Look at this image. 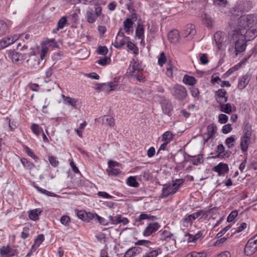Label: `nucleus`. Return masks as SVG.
<instances>
[{"label":"nucleus","mask_w":257,"mask_h":257,"mask_svg":"<svg viewBox=\"0 0 257 257\" xmlns=\"http://www.w3.org/2000/svg\"><path fill=\"white\" fill-rule=\"evenodd\" d=\"M216 100L220 104L224 103L228 100L227 92L224 89H219L215 92Z\"/></svg>","instance_id":"f3484780"},{"label":"nucleus","mask_w":257,"mask_h":257,"mask_svg":"<svg viewBox=\"0 0 257 257\" xmlns=\"http://www.w3.org/2000/svg\"><path fill=\"white\" fill-rule=\"evenodd\" d=\"M35 187L37 190V191L38 192H39L40 193H41L42 194H45L48 196L54 197V196H56V194L55 193L49 192L44 189L41 188L38 186H35Z\"/></svg>","instance_id":"6e6d98bb"},{"label":"nucleus","mask_w":257,"mask_h":257,"mask_svg":"<svg viewBox=\"0 0 257 257\" xmlns=\"http://www.w3.org/2000/svg\"><path fill=\"white\" fill-rule=\"evenodd\" d=\"M252 130L251 126H245L242 132V135L240 139L239 147L242 153L247 151L248 147L251 143Z\"/></svg>","instance_id":"423d86ee"},{"label":"nucleus","mask_w":257,"mask_h":257,"mask_svg":"<svg viewBox=\"0 0 257 257\" xmlns=\"http://www.w3.org/2000/svg\"><path fill=\"white\" fill-rule=\"evenodd\" d=\"M212 171L217 173L218 176H224L229 171V167L227 164L220 162L212 168Z\"/></svg>","instance_id":"2eb2a0df"},{"label":"nucleus","mask_w":257,"mask_h":257,"mask_svg":"<svg viewBox=\"0 0 257 257\" xmlns=\"http://www.w3.org/2000/svg\"><path fill=\"white\" fill-rule=\"evenodd\" d=\"M54 69L52 66L50 67L45 72V76L44 77V81L46 83L51 81V77L53 73Z\"/></svg>","instance_id":"09e8293b"},{"label":"nucleus","mask_w":257,"mask_h":257,"mask_svg":"<svg viewBox=\"0 0 257 257\" xmlns=\"http://www.w3.org/2000/svg\"><path fill=\"white\" fill-rule=\"evenodd\" d=\"M42 211L43 210L40 208L30 210L29 213V219L33 221L38 220Z\"/></svg>","instance_id":"bb28decb"},{"label":"nucleus","mask_w":257,"mask_h":257,"mask_svg":"<svg viewBox=\"0 0 257 257\" xmlns=\"http://www.w3.org/2000/svg\"><path fill=\"white\" fill-rule=\"evenodd\" d=\"M126 184L127 186L132 187H138L139 185V183L137 182L136 177L130 176L126 180Z\"/></svg>","instance_id":"58836bf2"},{"label":"nucleus","mask_w":257,"mask_h":257,"mask_svg":"<svg viewBox=\"0 0 257 257\" xmlns=\"http://www.w3.org/2000/svg\"><path fill=\"white\" fill-rule=\"evenodd\" d=\"M61 97L63 99V102L64 104L71 106L73 107H76L78 99L71 98L69 96H66L64 94H62Z\"/></svg>","instance_id":"c756f323"},{"label":"nucleus","mask_w":257,"mask_h":257,"mask_svg":"<svg viewBox=\"0 0 257 257\" xmlns=\"http://www.w3.org/2000/svg\"><path fill=\"white\" fill-rule=\"evenodd\" d=\"M196 30L194 25L189 24L185 26L183 30L182 35L184 37H189L191 38L195 34Z\"/></svg>","instance_id":"412c9836"},{"label":"nucleus","mask_w":257,"mask_h":257,"mask_svg":"<svg viewBox=\"0 0 257 257\" xmlns=\"http://www.w3.org/2000/svg\"><path fill=\"white\" fill-rule=\"evenodd\" d=\"M0 44L2 45L3 49H4L12 44V42H10V38L7 37L3 38L1 41H0Z\"/></svg>","instance_id":"e2e57ef3"},{"label":"nucleus","mask_w":257,"mask_h":257,"mask_svg":"<svg viewBox=\"0 0 257 257\" xmlns=\"http://www.w3.org/2000/svg\"><path fill=\"white\" fill-rule=\"evenodd\" d=\"M112 90V82L104 83L102 84V91L108 93Z\"/></svg>","instance_id":"3c124183"},{"label":"nucleus","mask_w":257,"mask_h":257,"mask_svg":"<svg viewBox=\"0 0 257 257\" xmlns=\"http://www.w3.org/2000/svg\"><path fill=\"white\" fill-rule=\"evenodd\" d=\"M220 110L227 114H230L233 110H235V107L230 103L220 104Z\"/></svg>","instance_id":"7c9ffc66"},{"label":"nucleus","mask_w":257,"mask_h":257,"mask_svg":"<svg viewBox=\"0 0 257 257\" xmlns=\"http://www.w3.org/2000/svg\"><path fill=\"white\" fill-rule=\"evenodd\" d=\"M225 151V148L222 144H219L217 146L216 152L217 154V156L218 157H224L225 154L224 153Z\"/></svg>","instance_id":"8fccbe9b"},{"label":"nucleus","mask_w":257,"mask_h":257,"mask_svg":"<svg viewBox=\"0 0 257 257\" xmlns=\"http://www.w3.org/2000/svg\"><path fill=\"white\" fill-rule=\"evenodd\" d=\"M256 21V16L253 14L244 15L241 16L238 21L237 30L239 33H244L245 31L253 25Z\"/></svg>","instance_id":"39448f33"},{"label":"nucleus","mask_w":257,"mask_h":257,"mask_svg":"<svg viewBox=\"0 0 257 257\" xmlns=\"http://www.w3.org/2000/svg\"><path fill=\"white\" fill-rule=\"evenodd\" d=\"M110 62V59L106 57L101 58L96 61V63L101 66H104Z\"/></svg>","instance_id":"338daca9"},{"label":"nucleus","mask_w":257,"mask_h":257,"mask_svg":"<svg viewBox=\"0 0 257 257\" xmlns=\"http://www.w3.org/2000/svg\"><path fill=\"white\" fill-rule=\"evenodd\" d=\"M42 44H45L47 47L54 48L57 46V43L55 39H46L43 42Z\"/></svg>","instance_id":"49530a36"},{"label":"nucleus","mask_w":257,"mask_h":257,"mask_svg":"<svg viewBox=\"0 0 257 257\" xmlns=\"http://www.w3.org/2000/svg\"><path fill=\"white\" fill-rule=\"evenodd\" d=\"M31 129L32 132L37 136H39L43 132L42 128L36 123H33L31 126Z\"/></svg>","instance_id":"a18cd8bd"},{"label":"nucleus","mask_w":257,"mask_h":257,"mask_svg":"<svg viewBox=\"0 0 257 257\" xmlns=\"http://www.w3.org/2000/svg\"><path fill=\"white\" fill-rule=\"evenodd\" d=\"M183 183V180L179 179L172 181L171 183L164 184L160 197L162 198H167L174 195L178 191Z\"/></svg>","instance_id":"20e7f679"},{"label":"nucleus","mask_w":257,"mask_h":257,"mask_svg":"<svg viewBox=\"0 0 257 257\" xmlns=\"http://www.w3.org/2000/svg\"><path fill=\"white\" fill-rule=\"evenodd\" d=\"M79 2L85 5H105V2L102 0H79Z\"/></svg>","instance_id":"4c0bfd02"},{"label":"nucleus","mask_w":257,"mask_h":257,"mask_svg":"<svg viewBox=\"0 0 257 257\" xmlns=\"http://www.w3.org/2000/svg\"><path fill=\"white\" fill-rule=\"evenodd\" d=\"M188 161L194 165H198L204 161L202 155L199 154L195 156H188Z\"/></svg>","instance_id":"cd10ccee"},{"label":"nucleus","mask_w":257,"mask_h":257,"mask_svg":"<svg viewBox=\"0 0 257 257\" xmlns=\"http://www.w3.org/2000/svg\"><path fill=\"white\" fill-rule=\"evenodd\" d=\"M172 95L177 99L183 100L187 95L186 88L180 84H175L171 88Z\"/></svg>","instance_id":"0eeeda50"},{"label":"nucleus","mask_w":257,"mask_h":257,"mask_svg":"<svg viewBox=\"0 0 257 257\" xmlns=\"http://www.w3.org/2000/svg\"><path fill=\"white\" fill-rule=\"evenodd\" d=\"M135 244L136 245L144 246L148 248H150L151 245L154 244V243L149 240L141 239L136 241Z\"/></svg>","instance_id":"ea45409f"},{"label":"nucleus","mask_w":257,"mask_h":257,"mask_svg":"<svg viewBox=\"0 0 257 257\" xmlns=\"http://www.w3.org/2000/svg\"><path fill=\"white\" fill-rule=\"evenodd\" d=\"M0 254L3 256L13 257L15 255V253L9 245L3 246L0 248Z\"/></svg>","instance_id":"b1692460"},{"label":"nucleus","mask_w":257,"mask_h":257,"mask_svg":"<svg viewBox=\"0 0 257 257\" xmlns=\"http://www.w3.org/2000/svg\"><path fill=\"white\" fill-rule=\"evenodd\" d=\"M144 67L141 62L137 59H133L130 63L127 69L126 75L131 77L136 78L139 82L145 81V78L142 76Z\"/></svg>","instance_id":"f03ea898"},{"label":"nucleus","mask_w":257,"mask_h":257,"mask_svg":"<svg viewBox=\"0 0 257 257\" xmlns=\"http://www.w3.org/2000/svg\"><path fill=\"white\" fill-rule=\"evenodd\" d=\"M11 58L15 63H21L24 60V55L18 52H13L11 54Z\"/></svg>","instance_id":"2f4dec72"},{"label":"nucleus","mask_w":257,"mask_h":257,"mask_svg":"<svg viewBox=\"0 0 257 257\" xmlns=\"http://www.w3.org/2000/svg\"><path fill=\"white\" fill-rule=\"evenodd\" d=\"M251 55V54L248 55L247 56L245 57L242 60H241L239 63L229 69L226 72L225 74L227 76H229L231 74L237 71L242 66H244L246 64L248 60L250 58Z\"/></svg>","instance_id":"dca6fc26"},{"label":"nucleus","mask_w":257,"mask_h":257,"mask_svg":"<svg viewBox=\"0 0 257 257\" xmlns=\"http://www.w3.org/2000/svg\"><path fill=\"white\" fill-rule=\"evenodd\" d=\"M45 239L44 235L43 234L37 235L35 240V245L39 246Z\"/></svg>","instance_id":"0e129e2a"},{"label":"nucleus","mask_w":257,"mask_h":257,"mask_svg":"<svg viewBox=\"0 0 257 257\" xmlns=\"http://www.w3.org/2000/svg\"><path fill=\"white\" fill-rule=\"evenodd\" d=\"M179 33L177 30L171 31L168 34V39L172 44H177L179 42Z\"/></svg>","instance_id":"5701e85b"},{"label":"nucleus","mask_w":257,"mask_h":257,"mask_svg":"<svg viewBox=\"0 0 257 257\" xmlns=\"http://www.w3.org/2000/svg\"><path fill=\"white\" fill-rule=\"evenodd\" d=\"M257 250V234L250 238L244 247V253L250 255Z\"/></svg>","instance_id":"1a4fd4ad"},{"label":"nucleus","mask_w":257,"mask_h":257,"mask_svg":"<svg viewBox=\"0 0 257 257\" xmlns=\"http://www.w3.org/2000/svg\"><path fill=\"white\" fill-rule=\"evenodd\" d=\"M24 149L25 153L30 157L33 158L35 162H37L39 160V158L34 154L33 151L28 147L24 146Z\"/></svg>","instance_id":"de8ad7c7"},{"label":"nucleus","mask_w":257,"mask_h":257,"mask_svg":"<svg viewBox=\"0 0 257 257\" xmlns=\"http://www.w3.org/2000/svg\"><path fill=\"white\" fill-rule=\"evenodd\" d=\"M161 253V249L158 247L146 253L143 257H157Z\"/></svg>","instance_id":"79ce46f5"},{"label":"nucleus","mask_w":257,"mask_h":257,"mask_svg":"<svg viewBox=\"0 0 257 257\" xmlns=\"http://www.w3.org/2000/svg\"><path fill=\"white\" fill-rule=\"evenodd\" d=\"M201 17L203 23L206 26V27H211L213 26L214 21L211 16L204 13L202 15Z\"/></svg>","instance_id":"f704fd0d"},{"label":"nucleus","mask_w":257,"mask_h":257,"mask_svg":"<svg viewBox=\"0 0 257 257\" xmlns=\"http://www.w3.org/2000/svg\"><path fill=\"white\" fill-rule=\"evenodd\" d=\"M27 64L28 68L37 70L43 67L45 62H42L38 57L34 55L27 60Z\"/></svg>","instance_id":"6e6552de"},{"label":"nucleus","mask_w":257,"mask_h":257,"mask_svg":"<svg viewBox=\"0 0 257 257\" xmlns=\"http://www.w3.org/2000/svg\"><path fill=\"white\" fill-rule=\"evenodd\" d=\"M187 240L188 242H195L202 236V232L198 231L194 235L188 233L187 234Z\"/></svg>","instance_id":"e433bc0d"},{"label":"nucleus","mask_w":257,"mask_h":257,"mask_svg":"<svg viewBox=\"0 0 257 257\" xmlns=\"http://www.w3.org/2000/svg\"><path fill=\"white\" fill-rule=\"evenodd\" d=\"M215 43L218 50H224L225 49L224 42L226 40V34L221 31L216 32L214 35Z\"/></svg>","instance_id":"9b49d317"},{"label":"nucleus","mask_w":257,"mask_h":257,"mask_svg":"<svg viewBox=\"0 0 257 257\" xmlns=\"http://www.w3.org/2000/svg\"><path fill=\"white\" fill-rule=\"evenodd\" d=\"M212 209H210L207 211H204L202 210H198L197 212L192 214H186L180 220V225L183 229H187L191 227L193 222L197 218H202L204 217H206L208 214L211 211Z\"/></svg>","instance_id":"7ed1b4c3"},{"label":"nucleus","mask_w":257,"mask_h":257,"mask_svg":"<svg viewBox=\"0 0 257 257\" xmlns=\"http://www.w3.org/2000/svg\"><path fill=\"white\" fill-rule=\"evenodd\" d=\"M97 16L94 14L92 12L90 11H87L86 12V18L88 23H93L96 19Z\"/></svg>","instance_id":"5fc2aeb1"},{"label":"nucleus","mask_w":257,"mask_h":257,"mask_svg":"<svg viewBox=\"0 0 257 257\" xmlns=\"http://www.w3.org/2000/svg\"><path fill=\"white\" fill-rule=\"evenodd\" d=\"M4 127L8 132L13 131L17 127L16 122L14 121H11L9 117L6 118Z\"/></svg>","instance_id":"c85d7f7f"},{"label":"nucleus","mask_w":257,"mask_h":257,"mask_svg":"<svg viewBox=\"0 0 257 257\" xmlns=\"http://www.w3.org/2000/svg\"><path fill=\"white\" fill-rule=\"evenodd\" d=\"M108 52V49L106 46H99L97 50V53L101 55H105Z\"/></svg>","instance_id":"69168bd1"},{"label":"nucleus","mask_w":257,"mask_h":257,"mask_svg":"<svg viewBox=\"0 0 257 257\" xmlns=\"http://www.w3.org/2000/svg\"><path fill=\"white\" fill-rule=\"evenodd\" d=\"M173 134L170 131L165 132L162 135V140L163 142L170 143L173 138Z\"/></svg>","instance_id":"37998d69"},{"label":"nucleus","mask_w":257,"mask_h":257,"mask_svg":"<svg viewBox=\"0 0 257 257\" xmlns=\"http://www.w3.org/2000/svg\"><path fill=\"white\" fill-rule=\"evenodd\" d=\"M186 257H206V254L204 252L193 251L188 254Z\"/></svg>","instance_id":"13d9d810"},{"label":"nucleus","mask_w":257,"mask_h":257,"mask_svg":"<svg viewBox=\"0 0 257 257\" xmlns=\"http://www.w3.org/2000/svg\"><path fill=\"white\" fill-rule=\"evenodd\" d=\"M21 162L23 167L29 170H32L35 168V165L26 158L21 159Z\"/></svg>","instance_id":"c9c22d12"},{"label":"nucleus","mask_w":257,"mask_h":257,"mask_svg":"<svg viewBox=\"0 0 257 257\" xmlns=\"http://www.w3.org/2000/svg\"><path fill=\"white\" fill-rule=\"evenodd\" d=\"M251 77L249 75H244L238 78V88L240 89L244 88L250 80Z\"/></svg>","instance_id":"393cba45"},{"label":"nucleus","mask_w":257,"mask_h":257,"mask_svg":"<svg viewBox=\"0 0 257 257\" xmlns=\"http://www.w3.org/2000/svg\"><path fill=\"white\" fill-rule=\"evenodd\" d=\"M238 211L236 210L232 211L227 218V221L228 222H232L237 216Z\"/></svg>","instance_id":"052dcab7"},{"label":"nucleus","mask_w":257,"mask_h":257,"mask_svg":"<svg viewBox=\"0 0 257 257\" xmlns=\"http://www.w3.org/2000/svg\"><path fill=\"white\" fill-rule=\"evenodd\" d=\"M115 220L117 223H121L123 225H126L129 222L128 219L122 216L121 215H118L115 216Z\"/></svg>","instance_id":"603ef678"},{"label":"nucleus","mask_w":257,"mask_h":257,"mask_svg":"<svg viewBox=\"0 0 257 257\" xmlns=\"http://www.w3.org/2000/svg\"><path fill=\"white\" fill-rule=\"evenodd\" d=\"M121 165L119 163L113 161V175H116L119 174L121 172Z\"/></svg>","instance_id":"bf43d9fd"},{"label":"nucleus","mask_w":257,"mask_h":257,"mask_svg":"<svg viewBox=\"0 0 257 257\" xmlns=\"http://www.w3.org/2000/svg\"><path fill=\"white\" fill-rule=\"evenodd\" d=\"M142 251V248L138 246L132 247L128 249L125 252L123 257H133Z\"/></svg>","instance_id":"a878e982"},{"label":"nucleus","mask_w":257,"mask_h":257,"mask_svg":"<svg viewBox=\"0 0 257 257\" xmlns=\"http://www.w3.org/2000/svg\"><path fill=\"white\" fill-rule=\"evenodd\" d=\"M244 33H239V30L235 31L231 39L229 40L230 46L228 47V52L230 54L235 53L237 55L238 53L244 52L246 47V41Z\"/></svg>","instance_id":"f257e3e1"},{"label":"nucleus","mask_w":257,"mask_h":257,"mask_svg":"<svg viewBox=\"0 0 257 257\" xmlns=\"http://www.w3.org/2000/svg\"><path fill=\"white\" fill-rule=\"evenodd\" d=\"M127 48L128 51L132 52L134 55H137L139 54V49L136 45L130 41L127 43Z\"/></svg>","instance_id":"a19ab883"},{"label":"nucleus","mask_w":257,"mask_h":257,"mask_svg":"<svg viewBox=\"0 0 257 257\" xmlns=\"http://www.w3.org/2000/svg\"><path fill=\"white\" fill-rule=\"evenodd\" d=\"M129 40H130V37L124 36L123 33L119 32L116 36L115 43L113 46L117 48H121L125 43L127 44Z\"/></svg>","instance_id":"4468645a"},{"label":"nucleus","mask_w":257,"mask_h":257,"mask_svg":"<svg viewBox=\"0 0 257 257\" xmlns=\"http://www.w3.org/2000/svg\"><path fill=\"white\" fill-rule=\"evenodd\" d=\"M161 227L160 224L156 222L149 223L144 229L143 235L145 237L150 236Z\"/></svg>","instance_id":"f8f14e48"},{"label":"nucleus","mask_w":257,"mask_h":257,"mask_svg":"<svg viewBox=\"0 0 257 257\" xmlns=\"http://www.w3.org/2000/svg\"><path fill=\"white\" fill-rule=\"evenodd\" d=\"M12 23L11 21L0 20V37L5 35L11 27Z\"/></svg>","instance_id":"4be33fe9"},{"label":"nucleus","mask_w":257,"mask_h":257,"mask_svg":"<svg viewBox=\"0 0 257 257\" xmlns=\"http://www.w3.org/2000/svg\"><path fill=\"white\" fill-rule=\"evenodd\" d=\"M155 218L154 216H151L146 213H141L136 219L137 221H141L145 219H153Z\"/></svg>","instance_id":"4d7b16f0"},{"label":"nucleus","mask_w":257,"mask_h":257,"mask_svg":"<svg viewBox=\"0 0 257 257\" xmlns=\"http://www.w3.org/2000/svg\"><path fill=\"white\" fill-rule=\"evenodd\" d=\"M235 138L232 136L226 138L225 141V145L229 149L232 148L234 146Z\"/></svg>","instance_id":"864d4df0"},{"label":"nucleus","mask_w":257,"mask_h":257,"mask_svg":"<svg viewBox=\"0 0 257 257\" xmlns=\"http://www.w3.org/2000/svg\"><path fill=\"white\" fill-rule=\"evenodd\" d=\"M137 20V15L136 13L132 14L131 17L127 18L123 22V29L127 35L133 32V24Z\"/></svg>","instance_id":"9d476101"},{"label":"nucleus","mask_w":257,"mask_h":257,"mask_svg":"<svg viewBox=\"0 0 257 257\" xmlns=\"http://www.w3.org/2000/svg\"><path fill=\"white\" fill-rule=\"evenodd\" d=\"M166 62V57L164 52L160 53V56L158 58V65L160 66H162Z\"/></svg>","instance_id":"680f3d73"},{"label":"nucleus","mask_w":257,"mask_h":257,"mask_svg":"<svg viewBox=\"0 0 257 257\" xmlns=\"http://www.w3.org/2000/svg\"><path fill=\"white\" fill-rule=\"evenodd\" d=\"M228 117L225 114H220L218 116V122L221 124H224L228 121Z\"/></svg>","instance_id":"774afa93"},{"label":"nucleus","mask_w":257,"mask_h":257,"mask_svg":"<svg viewBox=\"0 0 257 257\" xmlns=\"http://www.w3.org/2000/svg\"><path fill=\"white\" fill-rule=\"evenodd\" d=\"M49 51L48 47H47L45 44L42 43L41 49L40 52V59L42 62L44 60L48 54Z\"/></svg>","instance_id":"c03bdc74"},{"label":"nucleus","mask_w":257,"mask_h":257,"mask_svg":"<svg viewBox=\"0 0 257 257\" xmlns=\"http://www.w3.org/2000/svg\"><path fill=\"white\" fill-rule=\"evenodd\" d=\"M182 81L185 84L189 86H193L197 83L195 77L187 74L184 76Z\"/></svg>","instance_id":"72a5a7b5"},{"label":"nucleus","mask_w":257,"mask_h":257,"mask_svg":"<svg viewBox=\"0 0 257 257\" xmlns=\"http://www.w3.org/2000/svg\"><path fill=\"white\" fill-rule=\"evenodd\" d=\"M217 132V127L214 123L209 124L207 127V132L204 134V136H207L205 138H204V141L207 142L209 139L213 138Z\"/></svg>","instance_id":"6ab92c4d"},{"label":"nucleus","mask_w":257,"mask_h":257,"mask_svg":"<svg viewBox=\"0 0 257 257\" xmlns=\"http://www.w3.org/2000/svg\"><path fill=\"white\" fill-rule=\"evenodd\" d=\"M160 240L168 242L170 240L175 241L174 236L169 230H161L159 231Z\"/></svg>","instance_id":"a211bd4d"},{"label":"nucleus","mask_w":257,"mask_h":257,"mask_svg":"<svg viewBox=\"0 0 257 257\" xmlns=\"http://www.w3.org/2000/svg\"><path fill=\"white\" fill-rule=\"evenodd\" d=\"M135 36L136 38L141 40V45L145 46V26L143 24H138L135 31Z\"/></svg>","instance_id":"ddd939ff"},{"label":"nucleus","mask_w":257,"mask_h":257,"mask_svg":"<svg viewBox=\"0 0 257 257\" xmlns=\"http://www.w3.org/2000/svg\"><path fill=\"white\" fill-rule=\"evenodd\" d=\"M67 17L66 16L62 17L58 22L56 28L52 30V33L56 34L58 31L62 29L67 23Z\"/></svg>","instance_id":"473e14b6"},{"label":"nucleus","mask_w":257,"mask_h":257,"mask_svg":"<svg viewBox=\"0 0 257 257\" xmlns=\"http://www.w3.org/2000/svg\"><path fill=\"white\" fill-rule=\"evenodd\" d=\"M244 36L247 41L254 39L257 36L256 27H251L247 29L244 33Z\"/></svg>","instance_id":"aec40b11"}]
</instances>
